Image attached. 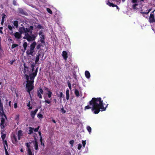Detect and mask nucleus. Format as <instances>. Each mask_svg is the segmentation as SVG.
Returning <instances> with one entry per match:
<instances>
[{
    "mask_svg": "<svg viewBox=\"0 0 155 155\" xmlns=\"http://www.w3.org/2000/svg\"><path fill=\"white\" fill-rule=\"evenodd\" d=\"M27 106L29 107V109H31L32 108L31 106H30V101H29L28 103L27 104Z\"/></svg>",
    "mask_w": 155,
    "mask_h": 155,
    "instance_id": "nucleus-34",
    "label": "nucleus"
},
{
    "mask_svg": "<svg viewBox=\"0 0 155 155\" xmlns=\"http://www.w3.org/2000/svg\"><path fill=\"white\" fill-rule=\"evenodd\" d=\"M37 28L39 29H41L42 28V26L40 25H38Z\"/></svg>",
    "mask_w": 155,
    "mask_h": 155,
    "instance_id": "nucleus-55",
    "label": "nucleus"
},
{
    "mask_svg": "<svg viewBox=\"0 0 155 155\" xmlns=\"http://www.w3.org/2000/svg\"><path fill=\"white\" fill-rule=\"evenodd\" d=\"M40 56L41 54L40 53H37L35 61V62L36 64L39 61Z\"/></svg>",
    "mask_w": 155,
    "mask_h": 155,
    "instance_id": "nucleus-19",
    "label": "nucleus"
},
{
    "mask_svg": "<svg viewBox=\"0 0 155 155\" xmlns=\"http://www.w3.org/2000/svg\"><path fill=\"white\" fill-rule=\"evenodd\" d=\"M12 143L14 144H16L18 142L17 138L15 135L13 136V138L12 139Z\"/></svg>",
    "mask_w": 155,
    "mask_h": 155,
    "instance_id": "nucleus-20",
    "label": "nucleus"
},
{
    "mask_svg": "<svg viewBox=\"0 0 155 155\" xmlns=\"http://www.w3.org/2000/svg\"><path fill=\"white\" fill-rule=\"evenodd\" d=\"M2 21H5V18L6 17V15L5 14V13H3L2 14Z\"/></svg>",
    "mask_w": 155,
    "mask_h": 155,
    "instance_id": "nucleus-35",
    "label": "nucleus"
},
{
    "mask_svg": "<svg viewBox=\"0 0 155 155\" xmlns=\"http://www.w3.org/2000/svg\"><path fill=\"white\" fill-rule=\"evenodd\" d=\"M45 102H46L48 104H49L51 103V101L50 100H45Z\"/></svg>",
    "mask_w": 155,
    "mask_h": 155,
    "instance_id": "nucleus-51",
    "label": "nucleus"
},
{
    "mask_svg": "<svg viewBox=\"0 0 155 155\" xmlns=\"http://www.w3.org/2000/svg\"><path fill=\"white\" fill-rule=\"evenodd\" d=\"M136 3H135V4H134L132 5V8H133V9H135V10L137 9L136 6L138 5V4H137Z\"/></svg>",
    "mask_w": 155,
    "mask_h": 155,
    "instance_id": "nucleus-36",
    "label": "nucleus"
},
{
    "mask_svg": "<svg viewBox=\"0 0 155 155\" xmlns=\"http://www.w3.org/2000/svg\"><path fill=\"white\" fill-rule=\"evenodd\" d=\"M3 144L4 145V147H5H5L6 146L8 148V143H7V141L6 140H5L4 141Z\"/></svg>",
    "mask_w": 155,
    "mask_h": 155,
    "instance_id": "nucleus-40",
    "label": "nucleus"
},
{
    "mask_svg": "<svg viewBox=\"0 0 155 155\" xmlns=\"http://www.w3.org/2000/svg\"><path fill=\"white\" fill-rule=\"evenodd\" d=\"M35 141L34 143V147L36 150H38V142L36 138H35Z\"/></svg>",
    "mask_w": 155,
    "mask_h": 155,
    "instance_id": "nucleus-16",
    "label": "nucleus"
},
{
    "mask_svg": "<svg viewBox=\"0 0 155 155\" xmlns=\"http://www.w3.org/2000/svg\"><path fill=\"white\" fill-rule=\"evenodd\" d=\"M74 94L76 97H78L79 96V92L76 89H75Z\"/></svg>",
    "mask_w": 155,
    "mask_h": 155,
    "instance_id": "nucleus-25",
    "label": "nucleus"
},
{
    "mask_svg": "<svg viewBox=\"0 0 155 155\" xmlns=\"http://www.w3.org/2000/svg\"><path fill=\"white\" fill-rule=\"evenodd\" d=\"M15 38L17 39H20L21 37V34L20 32H16L14 33Z\"/></svg>",
    "mask_w": 155,
    "mask_h": 155,
    "instance_id": "nucleus-11",
    "label": "nucleus"
},
{
    "mask_svg": "<svg viewBox=\"0 0 155 155\" xmlns=\"http://www.w3.org/2000/svg\"><path fill=\"white\" fill-rule=\"evenodd\" d=\"M46 10L48 13L51 14H52V12L50 8H47Z\"/></svg>",
    "mask_w": 155,
    "mask_h": 155,
    "instance_id": "nucleus-37",
    "label": "nucleus"
},
{
    "mask_svg": "<svg viewBox=\"0 0 155 155\" xmlns=\"http://www.w3.org/2000/svg\"><path fill=\"white\" fill-rule=\"evenodd\" d=\"M5 150L6 155H9L8 152L7 150L6 149V147L5 146Z\"/></svg>",
    "mask_w": 155,
    "mask_h": 155,
    "instance_id": "nucleus-44",
    "label": "nucleus"
},
{
    "mask_svg": "<svg viewBox=\"0 0 155 155\" xmlns=\"http://www.w3.org/2000/svg\"><path fill=\"white\" fill-rule=\"evenodd\" d=\"M31 143L29 142V143H25V146L27 147L28 148H30V145Z\"/></svg>",
    "mask_w": 155,
    "mask_h": 155,
    "instance_id": "nucleus-32",
    "label": "nucleus"
},
{
    "mask_svg": "<svg viewBox=\"0 0 155 155\" xmlns=\"http://www.w3.org/2000/svg\"><path fill=\"white\" fill-rule=\"evenodd\" d=\"M52 94V93L51 91H48V93H47V94H48V97L49 98L51 97Z\"/></svg>",
    "mask_w": 155,
    "mask_h": 155,
    "instance_id": "nucleus-31",
    "label": "nucleus"
},
{
    "mask_svg": "<svg viewBox=\"0 0 155 155\" xmlns=\"http://www.w3.org/2000/svg\"><path fill=\"white\" fill-rule=\"evenodd\" d=\"M86 142V141H84V140H83L82 142L83 146L84 147H85V144H86V142Z\"/></svg>",
    "mask_w": 155,
    "mask_h": 155,
    "instance_id": "nucleus-48",
    "label": "nucleus"
},
{
    "mask_svg": "<svg viewBox=\"0 0 155 155\" xmlns=\"http://www.w3.org/2000/svg\"><path fill=\"white\" fill-rule=\"evenodd\" d=\"M41 145L43 146V147L44 148L45 146L44 143L43 142H41Z\"/></svg>",
    "mask_w": 155,
    "mask_h": 155,
    "instance_id": "nucleus-60",
    "label": "nucleus"
},
{
    "mask_svg": "<svg viewBox=\"0 0 155 155\" xmlns=\"http://www.w3.org/2000/svg\"><path fill=\"white\" fill-rule=\"evenodd\" d=\"M27 151L28 155H34V154L32 153L30 148H28Z\"/></svg>",
    "mask_w": 155,
    "mask_h": 155,
    "instance_id": "nucleus-27",
    "label": "nucleus"
},
{
    "mask_svg": "<svg viewBox=\"0 0 155 155\" xmlns=\"http://www.w3.org/2000/svg\"><path fill=\"white\" fill-rule=\"evenodd\" d=\"M62 56L63 58L65 60H66L68 57V53L65 51H63L62 53Z\"/></svg>",
    "mask_w": 155,
    "mask_h": 155,
    "instance_id": "nucleus-14",
    "label": "nucleus"
},
{
    "mask_svg": "<svg viewBox=\"0 0 155 155\" xmlns=\"http://www.w3.org/2000/svg\"><path fill=\"white\" fill-rule=\"evenodd\" d=\"M40 41L41 43L44 44L45 43V35H41L40 36Z\"/></svg>",
    "mask_w": 155,
    "mask_h": 155,
    "instance_id": "nucleus-17",
    "label": "nucleus"
},
{
    "mask_svg": "<svg viewBox=\"0 0 155 155\" xmlns=\"http://www.w3.org/2000/svg\"><path fill=\"white\" fill-rule=\"evenodd\" d=\"M35 67V64L33 63L31 64V71L32 72V73H33V71H35L34 67Z\"/></svg>",
    "mask_w": 155,
    "mask_h": 155,
    "instance_id": "nucleus-26",
    "label": "nucleus"
},
{
    "mask_svg": "<svg viewBox=\"0 0 155 155\" xmlns=\"http://www.w3.org/2000/svg\"><path fill=\"white\" fill-rule=\"evenodd\" d=\"M144 0H132L131 2L133 3H136L139 2V1L144 2Z\"/></svg>",
    "mask_w": 155,
    "mask_h": 155,
    "instance_id": "nucleus-28",
    "label": "nucleus"
},
{
    "mask_svg": "<svg viewBox=\"0 0 155 155\" xmlns=\"http://www.w3.org/2000/svg\"><path fill=\"white\" fill-rule=\"evenodd\" d=\"M39 90H37V95L38 97L40 98H42V96L41 94H43V91L41 87L39 88Z\"/></svg>",
    "mask_w": 155,
    "mask_h": 155,
    "instance_id": "nucleus-9",
    "label": "nucleus"
},
{
    "mask_svg": "<svg viewBox=\"0 0 155 155\" xmlns=\"http://www.w3.org/2000/svg\"><path fill=\"white\" fill-rule=\"evenodd\" d=\"M19 13L21 15H28V14L22 8H20L18 10Z\"/></svg>",
    "mask_w": 155,
    "mask_h": 155,
    "instance_id": "nucleus-10",
    "label": "nucleus"
},
{
    "mask_svg": "<svg viewBox=\"0 0 155 155\" xmlns=\"http://www.w3.org/2000/svg\"><path fill=\"white\" fill-rule=\"evenodd\" d=\"M37 35L35 36V35L32 34L30 35L28 33H26L25 35L24 38L26 39L28 41H34L35 40Z\"/></svg>",
    "mask_w": 155,
    "mask_h": 155,
    "instance_id": "nucleus-5",
    "label": "nucleus"
},
{
    "mask_svg": "<svg viewBox=\"0 0 155 155\" xmlns=\"http://www.w3.org/2000/svg\"><path fill=\"white\" fill-rule=\"evenodd\" d=\"M36 45V42L35 41H33L30 45L29 49L27 50L26 53L27 55H33L35 54V49Z\"/></svg>",
    "mask_w": 155,
    "mask_h": 155,
    "instance_id": "nucleus-4",
    "label": "nucleus"
},
{
    "mask_svg": "<svg viewBox=\"0 0 155 155\" xmlns=\"http://www.w3.org/2000/svg\"><path fill=\"white\" fill-rule=\"evenodd\" d=\"M14 107L16 109L17 107V103H15L14 105Z\"/></svg>",
    "mask_w": 155,
    "mask_h": 155,
    "instance_id": "nucleus-52",
    "label": "nucleus"
},
{
    "mask_svg": "<svg viewBox=\"0 0 155 155\" xmlns=\"http://www.w3.org/2000/svg\"><path fill=\"white\" fill-rule=\"evenodd\" d=\"M13 25L16 28H17L18 26V21L15 20L13 21Z\"/></svg>",
    "mask_w": 155,
    "mask_h": 155,
    "instance_id": "nucleus-23",
    "label": "nucleus"
},
{
    "mask_svg": "<svg viewBox=\"0 0 155 155\" xmlns=\"http://www.w3.org/2000/svg\"><path fill=\"white\" fill-rule=\"evenodd\" d=\"M87 129L88 130V131L89 132V133L91 132V127H90L89 126H88L87 127Z\"/></svg>",
    "mask_w": 155,
    "mask_h": 155,
    "instance_id": "nucleus-39",
    "label": "nucleus"
},
{
    "mask_svg": "<svg viewBox=\"0 0 155 155\" xmlns=\"http://www.w3.org/2000/svg\"><path fill=\"white\" fill-rule=\"evenodd\" d=\"M74 143V141L73 140H70L69 141V143L71 145V146L72 147L73 146V144Z\"/></svg>",
    "mask_w": 155,
    "mask_h": 155,
    "instance_id": "nucleus-45",
    "label": "nucleus"
},
{
    "mask_svg": "<svg viewBox=\"0 0 155 155\" xmlns=\"http://www.w3.org/2000/svg\"><path fill=\"white\" fill-rule=\"evenodd\" d=\"M6 136V134H1V137L3 140H4Z\"/></svg>",
    "mask_w": 155,
    "mask_h": 155,
    "instance_id": "nucleus-33",
    "label": "nucleus"
},
{
    "mask_svg": "<svg viewBox=\"0 0 155 155\" xmlns=\"http://www.w3.org/2000/svg\"><path fill=\"white\" fill-rule=\"evenodd\" d=\"M63 96L64 97V95H63V94L62 93V92H61L60 93V97L61 98Z\"/></svg>",
    "mask_w": 155,
    "mask_h": 155,
    "instance_id": "nucleus-53",
    "label": "nucleus"
},
{
    "mask_svg": "<svg viewBox=\"0 0 155 155\" xmlns=\"http://www.w3.org/2000/svg\"><path fill=\"white\" fill-rule=\"evenodd\" d=\"M140 13L143 14H146V15H147L148 14V13L147 12H140Z\"/></svg>",
    "mask_w": 155,
    "mask_h": 155,
    "instance_id": "nucleus-57",
    "label": "nucleus"
},
{
    "mask_svg": "<svg viewBox=\"0 0 155 155\" xmlns=\"http://www.w3.org/2000/svg\"><path fill=\"white\" fill-rule=\"evenodd\" d=\"M82 147V145H81V144L80 143H79L78 144V150H80L81 149V148Z\"/></svg>",
    "mask_w": 155,
    "mask_h": 155,
    "instance_id": "nucleus-46",
    "label": "nucleus"
},
{
    "mask_svg": "<svg viewBox=\"0 0 155 155\" xmlns=\"http://www.w3.org/2000/svg\"><path fill=\"white\" fill-rule=\"evenodd\" d=\"M23 131L21 130H19L18 132V140H20L21 139V136L23 135Z\"/></svg>",
    "mask_w": 155,
    "mask_h": 155,
    "instance_id": "nucleus-15",
    "label": "nucleus"
},
{
    "mask_svg": "<svg viewBox=\"0 0 155 155\" xmlns=\"http://www.w3.org/2000/svg\"><path fill=\"white\" fill-rule=\"evenodd\" d=\"M5 119L4 117H2L1 118V122L0 123V126L1 128H5L6 126V124L5 123Z\"/></svg>",
    "mask_w": 155,
    "mask_h": 155,
    "instance_id": "nucleus-12",
    "label": "nucleus"
},
{
    "mask_svg": "<svg viewBox=\"0 0 155 155\" xmlns=\"http://www.w3.org/2000/svg\"><path fill=\"white\" fill-rule=\"evenodd\" d=\"M43 32L42 31V30L40 31V32L38 33V35H39L41 36V35H42Z\"/></svg>",
    "mask_w": 155,
    "mask_h": 155,
    "instance_id": "nucleus-56",
    "label": "nucleus"
},
{
    "mask_svg": "<svg viewBox=\"0 0 155 155\" xmlns=\"http://www.w3.org/2000/svg\"><path fill=\"white\" fill-rule=\"evenodd\" d=\"M27 45V42H24L23 44V46L24 48V51H25L26 50V48Z\"/></svg>",
    "mask_w": 155,
    "mask_h": 155,
    "instance_id": "nucleus-24",
    "label": "nucleus"
},
{
    "mask_svg": "<svg viewBox=\"0 0 155 155\" xmlns=\"http://www.w3.org/2000/svg\"><path fill=\"white\" fill-rule=\"evenodd\" d=\"M38 70V68L37 67L34 72L29 74V75L27 74L24 75L27 80V84L26 85L27 91L30 97H31L30 92L34 89V80L37 75Z\"/></svg>",
    "mask_w": 155,
    "mask_h": 155,
    "instance_id": "nucleus-2",
    "label": "nucleus"
},
{
    "mask_svg": "<svg viewBox=\"0 0 155 155\" xmlns=\"http://www.w3.org/2000/svg\"><path fill=\"white\" fill-rule=\"evenodd\" d=\"M26 71H28V70H26V69H24L23 73H24V74L25 75V74H25V73H26Z\"/></svg>",
    "mask_w": 155,
    "mask_h": 155,
    "instance_id": "nucleus-59",
    "label": "nucleus"
},
{
    "mask_svg": "<svg viewBox=\"0 0 155 155\" xmlns=\"http://www.w3.org/2000/svg\"><path fill=\"white\" fill-rule=\"evenodd\" d=\"M23 65L24 67V69H28V67H27L26 65V64L25 63H24L23 64Z\"/></svg>",
    "mask_w": 155,
    "mask_h": 155,
    "instance_id": "nucleus-54",
    "label": "nucleus"
},
{
    "mask_svg": "<svg viewBox=\"0 0 155 155\" xmlns=\"http://www.w3.org/2000/svg\"><path fill=\"white\" fill-rule=\"evenodd\" d=\"M154 11H155V10L151 12L148 21L150 24L155 23V17L154 15Z\"/></svg>",
    "mask_w": 155,
    "mask_h": 155,
    "instance_id": "nucleus-6",
    "label": "nucleus"
},
{
    "mask_svg": "<svg viewBox=\"0 0 155 155\" xmlns=\"http://www.w3.org/2000/svg\"><path fill=\"white\" fill-rule=\"evenodd\" d=\"M85 75L86 78L88 79L91 76L90 72L87 71H85Z\"/></svg>",
    "mask_w": 155,
    "mask_h": 155,
    "instance_id": "nucleus-21",
    "label": "nucleus"
},
{
    "mask_svg": "<svg viewBox=\"0 0 155 155\" xmlns=\"http://www.w3.org/2000/svg\"><path fill=\"white\" fill-rule=\"evenodd\" d=\"M40 141L41 143V142H42L43 139H42V137H40Z\"/></svg>",
    "mask_w": 155,
    "mask_h": 155,
    "instance_id": "nucleus-61",
    "label": "nucleus"
},
{
    "mask_svg": "<svg viewBox=\"0 0 155 155\" xmlns=\"http://www.w3.org/2000/svg\"><path fill=\"white\" fill-rule=\"evenodd\" d=\"M34 27L32 26H30L28 28H25L24 26L19 28V31L21 34L25 33V35L28 33H30L31 34L32 33Z\"/></svg>",
    "mask_w": 155,
    "mask_h": 155,
    "instance_id": "nucleus-3",
    "label": "nucleus"
},
{
    "mask_svg": "<svg viewBox=\"0 0 155 155\" xmlns=\"http://www.w3.org/2000/svg\"><path fill=\"white\" fill-rule=\"evenodd\" d=\"M103 101H104L105 100L102 101L101 97L93 98L89 102L90 105H92V107H91L88 105L85 107L84 110L91 108L92 111L95 114H98L100 111H105L108 104H107L104 107V105H105V104L104 102L103 103Z\"/></svg>",
    "mask_w": 155,
    "mask_h": 155,
    "instance_id": "nucleus-1",
    "label": "nucleus"
},
{
    "mask_svg": "<svg viewBox=\"0 0 155 155\" xmlns=\"http://www.w3.org/2000/svg\"><path fill=\"white\" fill-rule=\"evenodd\" d=\"M41 44H42L41 43H40L38 44L36 46V47L37 50L40 49V48H41V46H42Z\"/></svg>",
    "mask_w": 155,
    "mask_h": 155,
    "instance_id": "nucleus-29",
    "label": "nucleus"
},
{
    "mask_svg": "<svg viewBox=\"0 0 155 155\" xmlns=\"http://www.w3.org/2000/svg\"><path fill=\"white\" fill-rule=\"evenodd\" d=\"M19 115H17V116L15 118V120H18L19 118Z\"/></svg>",
    "mask_w": 155,
    "mask_h": 155,
    "instance_id": "nucleus-62",
    "label": "nucleus"
},
{
    "mask_svg": "<svg viewBox=\"0 0 155 155\" xmlns=\"http://www.w3.org/2000/svg\"><path fill=\"white\" fill-rule=\"evenodd\" d=\"M106 4L107 5H108L110 7H115L116 6H117V5L114 4L110 2L108 0V1H107Z\"/></svg>",
    "mask_w": 155,
    "mask_h": 155,
    "instance_id": "nucleus-18",
    "label": "nucleus"
},
{
    "mask_svg": "<svg viewBox=\"0 0 155 155\" xmlns=\"http://www.w3.org/2000/svg\"><path fill=\"white\" fill-rule=\"evenodd\" d=\"M37 117L38 118H39L42 119L43 118V115L40 113H38V114Z\"/></svg>",
    "mask_w": 155,
    "mask_h": 155,
    "instance_id": "nucleus-38",
    "label": "nucleus"
},
{
    "mask_svg": "<svg viewBox=\"0 0 155 155\" xmlns=\"http://www.w3.org/2000/svg\"><path fill=\"white\" fill-rule=\"evenodd\" d=\"M61 110L63 113H65L66 112V111L63 108H62Z\"/></svg>",
    "mask_w": 155,
    "mask_h": 155,
    "instance_id": "nucleus-58",
    "label": "nucleus"
},
{
    "mask_svg": "<svg viewBox=\"0 0 155 155\" xmlns=\"http://www.w3.org/2000/svg\"><path fill=\"white\" fill-rule=\"evenodd\" d=\"M8 28L9 30V33L11 35H13V30L15 29L14 27L12 25H8Z\"/></svg>",
    "mask_w": 155,
    "mask_h": 155,
    "instance_id": "nucleus-8",
    "label": "nucleus"
},
{
    "mask_svg": "<svg viewBox=\"0 0 155 155\" xmlns=\"http://www.w3.org/2000/svg\"><path fill=\"white\" fill-rule=\"evenodd\" d=\"M38 108H37L34 111H31V112L30 115L31 117L33 119L35 118V116L37 113V112L38 111Z\"/></svg>",
    "mask_w": 155,
    "mask_h": 155,
    "instance_id": "nucleus-13",
    "label": "nucleus"
},
{
    "mask_svg": "<svg viewBox=\"0 0 155 155\" xmlns=\"http://www.w3.org/2000/svg\"><path fill=\"white\" fill-rule=\"evenodd\" d=\"M14 61H10V63L11 64H12Z\"/></svg>",
    "mask_w": 155,
    "mask_h": 155,
    "instance_id": "nucleus-64",
    "label": "nucleus"
},
{
    "mask_svg": "<svg viewBox=\"0 0 155 155\" xmlns=\"http://www.w3.org/2000/svg\"><path fill=\"white\" fill-rule=\"evenodd\" d=\"M1 134H4V132L5 131V130L4 129V128H1Z\"/></svg>",
    "mask_w": 155,
    "mask_h": 155,
    "instance_id": "nucleus-47",
    "label": "nucleus"
},
{
    "mask_svg": "<svg viewBox=\"0 0 155 155\" xmlns=\"http://www.w3.org/2000/svg\"><path fill=\"white\" fill-rule=\"evenodd\" d=\"M69 90L68 89H67L66 92V99L68 100L69 99Z\"/></svg>",
    "mask_w": 155,
    "mask_h": 155,
    "instance_id": "nucleus-22",
    "label": "nucleus"
},
{
    "mask_svg": "<svg viewBox=\"0 0 155 155\" xmlns=\"http://www.w3.org/2000/svg\"><path fill=\"white\" fill-rule=\"evenodd\" d=\"M13 4L14 5H15V6L16 5H17L16 2L15 0H14L13 1Z\"/></svg>",
    "mask_w": 155,
    "mask_h": 155,
    "instance_id": "nucleus-50",
    "label": "nucleus"
},
{
    "mask_svg": "<svg viewBox=\"0 0 155 155\" xmlns=\"http://www.w3.org/2000/svg\"><path fill=\"white\" fill-rule=\"evenodd\" d=\"M39 127H40V126H38L37 128H34V129H33V130H34V131L35 132H38V129H39Z\"/></svg>",
    "mask_w": 155,
    "mask_h": 155,
    "instance_id": "nucleus-43",
    "label": "nucleus"
},
{
    "mask_svg": "<svg viewBox=\"0 0 155 155\" xmlns=\"http://www.w3.org/2000/svg\"><path fill=\"white\" fill-rule=\"evenodd\" d=\"M68 86L70 90L71 89V86L70 82L69 81H68L67 82Z\"/></svg>",
    "mask_w": 155,
    "mask_h": 155,
    "instance_id": "nucleus-42",
    "label": "nucleus"
},
{
    "mask_svg": "<svg viewBox=\"0 0 155 155\" xmlns=\"http://www.w3.org/2000/svg\"><path fill=\"white\" fill-rule=\"evenodd\" d=\"M38 134L40 136V137H41V131L38 132Z\"/></svg>",
    "mask_w": 155,
    "mask_h": 155,
    "instance_id": "nucleus-63",
    "label": "nucleus"
},
{
    "mask_svg": "<svg viewBox=\"0 0 155 155\" xmlns=\"http://www.w3.org/2000/svg\"><path fill=\"white\" fill-rule=\"evenodd\" d=\"M29 132L28 133V134H31L33 133V130L34 129V128H32L31 127H30L29 128Z\"/></svg>",
    "mask_w": 155,
    "mask_h": 155,
    "instance_id": "nucleus-30",
    "label": "nucleus"
},
{
    "mask_svg": "<svg viewBox=\"0 0 155 155\" xmlns=\"http://www.w3.org/2000/svg\"><path fill=\"white\" fill-rule=\"evenodd\" d=\"M18 45L17 44H12V49H13L16 47H18Z\"/></svg>",
    "mask_w": 155,
    "mask_h": 155,
    "instance_id": "nucleus-41",
    "label": "nucleus"
},
{
    "mask_svg": "<svg viewBox=\"0 0 155 155\" xmlns=\"http://www.w3.org/2000/svg\"><path fill=\"white\" fill-rule=\"evenodd\" d=\"M3 29V27H0V33L1 34H2L3 33V31H2Z\"/></svg>",
    "mask_w": 155,
    "mask_h": 155,
    "instance_id": "nucleus-49",
    "label": "nucleus"
},
{
    "mask_svg": "<svg viewBox=\"0 0 155 155\" xmlns=\"http://www.w3.org/2000/svg\"><path fill=\"white\" fill-rule=\"evenodd\" d=\"M0 115L1 117L4 116L6 118V115L5 114L3 110V107L2 104V103L1 100L0 99Z\"/></svg>",
    "mask_w": 155,
    "mask_h": 155,
    "instance_id": "nucleus-7",
    "label": "nucleus"
}]
</instances>
